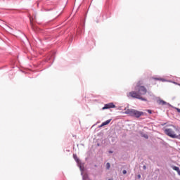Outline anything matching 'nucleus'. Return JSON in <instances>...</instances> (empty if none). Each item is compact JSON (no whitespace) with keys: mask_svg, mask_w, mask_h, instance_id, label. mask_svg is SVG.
Masks as SVG:
<instances>
[{"mask_svg":"<svg viewBox=\"0 0 180 180\" xmlns=\"http://www.w3.org/2000/svg\"><path fill=\"white\" fill-rule=\"evenodd\" d=\"M135 91H136L129 92V96H131V98L147 102L146 98L141 97V95H146V94H147V89L144 86H141L140 83H138L135 86Z\"/></svg>","mask_w":180,"mask_h":180,"instance_id":"obj_1","label":"nucleus"},{"mask_svg":"<svg viewBox=\"0 0 180 180\" xmlns=\"http://www.w3.org/2000/svg\"><path fill=\"white\" fill-rule=\"evenodd\" d=\"M124 112L125 115H129V116H131V117H136V119H139L141 116H143L144 115V112L139 111L137 110L134 109H127L125 108Z\"/></svg>","mask_w":180,"mask_h":180,"instance_id":"obj_2","label":"nucleus"},{"mask_svg":"<svg viewBox=\"0 0 180 180\" xmlns=\"http://www.w3.org/2000/svg\"><path fill=\"white\" fill-rule=\"evenodd\" d=\"M73 158L74 160L76 161L79 168H80V169H82V165L81 163V160H79V158H78V156H77V154H73Z\"/></svg>","mask_w":180,"mask_h":180,"instance_id":"obj_3","label":"nucleus"},{"mask_svg":"<svg viewBox=\"0 0 180 180\" xmlns=\"http://www.w3.org/2000/svg\"><path fill=\"white\" fill-rule=\"evenodd\" d=\"M157 103H158V105H162V106H172L171 105V104H169V103H167V101H165L164 100H161V99H158L157 100Z\"/></svg>","mask_w":180,"mask_h":180,"instance_id":"obj_4","label":"nucleus"},{"mask_svg":"<svg viewBox=\"0 0 180 180\" xmlns=\"http://www.w3.org/2000/svg\"><path fill=\"white\" fill-rule=\"evenodd\" d=\"M113 108H116V105L113 103H109L104 105L103 110H105V109H112Z\"/></svg>","mask_w":180,"mask_h":180,"instance_id":"obj_5","label":"nucleus"},{"mask_svg":"<svg viewBox=\"0 0 180 180\" xmlns=\"http://www.w3.org/2000/svg\"><path fill=\"white\" fill-rule=\"evenodd\" d=\"M110 122H112V119L105 121L100 125V127H103V126H106V125L109 124V123H110Z\"/></svg>","mask_w":180,"mask_h":180,"instance_id":"obj_6","label":"nucleus"},{"mask_svg":"<svg viewBox=\"0 0 180 180\" xmlns=\"http://www.w3.org/2000/svg\"><path fill=\"white\" fill-rule=\"evenodd\" d=\"M172 126L174 129V130H176V131H179V130H180L179 127H176L175 125H172Z\"/></svg>","mask_w":180,"mask_h":180,"instance_id":"obj_7","label":"nucleus"},{"mask_svg":"<svg viewBox=\"0 0 180 180\" xmlns=\"http://www.w3.org/2000/svg\"><path fill=\"white\" fill-rule=\"evenodd\" d=\"M154 79H155V81H162V82H165V79H162V78H154Z\"/></svg>","mask_w":180,"mask_h":180,"instance_id":"obj_8","label":"nucleus"},{"mask_svg":"<svg viewBox=\"0 0 180 180\" xmlns=\"http://www.w3.org/2000/svg\"><path fill=\"white\" fill-rule=\"evenodd\" d=\"M172 169L174 170V171H176V172L180 169L178 167L176 166H173L172 167Z\"/></svg>","mask_w":180,"mask_h":180,"instance_id":"obj_9","label":"nucleus"},{"mask_svg":"<svg viewBox=\"0 0 180 180\" xmlns=\"http://www.w3.org/2000/svg\"><path fill=\"white\" fill-rule=\"evenodd\" d=\"M106 169H110V163L107 162V164H106Z\"/></svg>","mask_w":180,"mask_h":180,"instance_id":"obj_10","label":"nucleus"},{"mask_svg":"<svg viewBox=\"0 0 180 180\" xmlns=\"http://www.w3.org/2000/svg\"><path fill=\"white\" fill-rule=\"evenodd\" d=\"M142 137H144V139H148V135L145 134H143V135L142 136Z\"/></svg>","mask_w":180,"mask_h":180,"instance_id":"obj_11","label":"nucleus"},{"mask_svg":"<svg viewBox=\"0 0 180 180\" xmlns=\"http://www.w3.org/2000/svg\"><path fill=\"white\" fill-rule=\"evenodd\" d=\"M146 112H148V113H149V115H151L153 113V110H146Z\"/></svg>","mask_w":180,"mask_h":180,"instance_id":"obj_12","label":"nucleus"},{"mask_svg":"<svg viewBox=\"0 0 180 180\" xmlns=\"http://www.w3.org/2000/svg\"><path fill=\"white\" fill-rule=\"evenodd\" d=\"M122 174H123L124 175H126V174H127V171L126 169H124V170L122 171Z\"/></svg>","mask_w":180,"mask_h":180,"instance_id":"obj_13","label":"nucleus"},{"mask_svg":"<svg viewBox=\"0 0 180 180\" xmlns=\"http://www.w3.org/2000/svg\"><path fill=\"white\" fill-rule=\"evenodd\" d=\"M174 109H176V110L179 113H180V108H174Z\"/></svg>","mask_w":180,"mask_h":180,"instance_id":"obj_14","label":"nucleus"},{"mask_svg":"<svg viewBox=\"0 0 180 180\" xmlns=\"http://www.w3.org/2000/svg\"><path fill=\"white\" fill-rule=\"evenodd\" d=\"M137 178H138V179H140V178H141V174H138L137 175Z\"/></svg>","mask_w":180,"mask_h":180,"instance_id":"obj_15","label":"nucleus"},{"mask_svg":"<svg viewBox=\"0 0 180 180\" xmlns=\"http://www.w3.org/2000/svg\"><path fill=\"white\" fill-rule=\"evenodd\" d=\"M177 174H178L179 175H180V169H179V170H178V172H177Z\"/></svg>","mask_w":180,"mask_h":180,"instance_id":"obj_16","label":"nucleus"},{"mask_svg":"<svg viewBox=\"0 0 180 180\" xmlns=\"http://www.w3.org/2000/svg\"><path fill=\"white\" fill-rule=\"evenodd\" d=\"M142 116H147V113L143 112V115Z\"/></svg>","mask_w":180,"mask_h":180,"instance_id":"obj_17","label":"nucleus"},{"mask_svg":"<svg viewBox=\"0 0 180 180\" xmlns=\"http://www.w3.org/2000/svg\"><path fill=\"white\" fill-rule=\"evenodd\" d=\"M119 110H122V107H120V108H119Z\"/></svg>","mask_w":180,"mask_h":180,"instance_id":"obj_18","label":"nucleus"},{"mask_svg":"<svg viewBox=\"0 0 180 180\" xmlns=\"http://www.w3.org/2000/svg\"><path fill=\"white\" fill-rule=\"evenodd\" d=\"M146 165H144V166H143V169H146Z\"/></svg>","mask_w":180,"mask_h":180,"instance_id":"obj_19","label":"nucleus"},{"mask_svg":"<svg viewBox=\"0 0 180 180\" xmlns=\"http://www.w3.org/2000/svg\"><path fill=\"white\" fill-rule=\"evenodd\" d=\"M109 153H110V154H112V153H113V152L112 151H110Z\"/></svg>","mask_w":180,"mask_h":180,"instance_id":"obj_20","label":"nucleus"},{"mask_svg":"<svg viewBox=\"0 0 180 180\" xmlns=\"http://www.w3.org/2000/svg\"><path fill=\"white\" fill-rule=\"evenodd\" d=\"M179 86H180V84H179Z\"/></svg>","mask_w":180,"mask_h":180,"instance_id":"obj_21","label":"nucleus"},{"mask_svg":"<svg viewBox=\"0 0 180 180\" xmlns=\"http://www.w3.org/2000/svg\"><path fill=\"white\" fill-rule=\"evenodd\" d=\"M179 86H180V84H179Z\"/></svg>","mask_w":180,"mask_h":180,"instance_id":"obj_22","label":"nucleus"}]
</instances>
